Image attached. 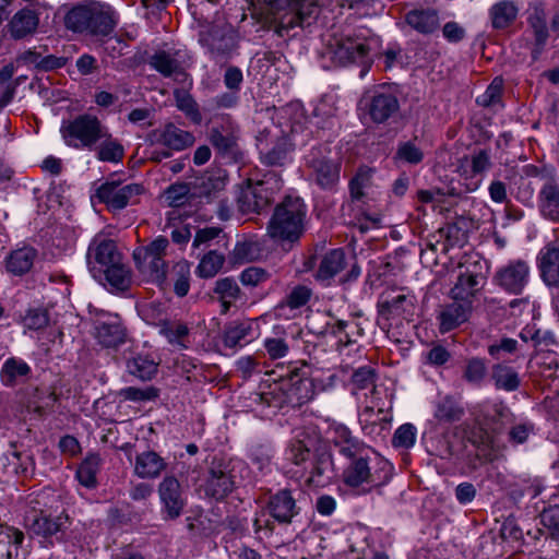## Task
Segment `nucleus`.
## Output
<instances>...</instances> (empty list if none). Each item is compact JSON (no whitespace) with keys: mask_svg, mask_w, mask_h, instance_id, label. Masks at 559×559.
Segmentation results:
<instances>
[{"mask_svg":"<svg viewBox=\"0 0 559 559\" xmlns=\"http://www.w3.org/2000/svg\"><path fill=\"white\" fill-rule=\"evenodd\" d=\"M348 460L343 469V481L350 488L368 492L385 485L392 477V464L379 455L371 447H364L345 456Z\"/></svg>","mask_w":559,"mask_h":559,"instance_id":"nucleus-1","label":"nucleus"},{"mask_svg":"<svg viewBox=\"0 0 559 559\" xmlns=\"http://www.w3.org/2000/svg\"><path fill=\"white\" fill-rule=\"evenodd\" d=\"M63 21L66 28L73 33L108 36L118 24V14L106 2L85 0L73 5Z\"/></svg>","mask_w":559,"mask_h":559,"instance_id":"nucleus-2","label":"nucleus"},{"mask_svg":"<svg viewBox=\"0 0 559 559\" xmlns=\"http://www.w3.org/2000/svg\"><path fill=\"white\" fill-rule=\"evenodd\" d=\"M271 11L269 28L285 37L297 27L310 25L319 14L318 0H264Z\"/></svg>","mask_w":559,"mask_h":559,"instance_id":"nucleus-3","label":"nucleus"},{"mask_svg":"<svg viewBox=\"0 0 559 559\" xmlns=\"http://www.w3.org/2000/svg\"><path fill=\"white\" fill-rule=\"evenodd\" d=\"M369 46L364 38L349 35H332L320 52L323 69L345 67L350 63L364 66L360 76H364L370 67Z\"/></svg>","mask_w":559,"mask_h":559,"instance_id":"nucleus-4","label":"nucleus"},{"mask_svg":"<svg viewBox=\"0 0 559 559\" xmlns=\"http://www.w3.org/2000/svg\"><path fill=\"white\" fill-rule=\"evenodd\" d=\"M306 206L300 198L287 197L280 203L267 224V235L277 241H297L304 233Z\"/></svg>","mask_w":559,"mask_h":559,"instance_id":"nucleus-5","label":"nucleus"},{"mask_svg":"<svg viewBox=\"0 0 559 559\" xmlns=\"http://www.w3.org/2000/svg\"><path fill=\"white\" fill-rule=\"evenodd\" d=\"M105 129L106 126L96 116L83 114L63 121L60 133L68 146L92 151L105 135Z\"/></svg>","mask_w":559,"mask_h":559,"instance_id":"nucleus-6","label":"nucleus"},{"mask_svg":"<svg viewBox=\"0 0 559 559\" xmlns=\"http://www.w3.org/2000/svg\"><path fill=\"white\" fill-rule=\"evenodd\" d=\"M415 308L416 297L411 292L404 288L383 292L377 302V323L385 330L402 320L409 321Z\"/></svg>","mask_w":559,"mask_h":559,"instance_id":"nucleus-7","label":"nucleus"},{"mask_svg":"<svg viewBox=\"0 0 559 559\" xmlns=\"http://www.w3.org/2000/svg\"><path fill=\"white\" fill-rule=\"evenodd\" d=\"M168 246V239L159 236L147 246L136 248L133 251V259L138 270L160 287L167 284V264L164 257Z\"/></svg>","mask_w":559,"mask_h":559,"instance_id":"nucleus-8","label":"nucleus"},{"mask_svg":"<svg viewBox=\"0 0 559 559\" xmlns=\"http://www.w3.org/2000/svg\"><path fill=\"white\" fill-rule=\"evenodd\" d=\"M282 188L281 180L275 174L265 176L263 180L255 183L249 182L240 188L237 197L238 209L243 214L260 213L273 201L274 194Z\"/></svg>","mask_w":559,"mask_h":559,"instance_id":"nucleus-9","label":"nucleus"},{"mask_svg":"<svg viewBox=\"0 0 559 559\" xmlns=\"http://www.w3.org/2000/svg\"><path fill=\"white\" fill-rule=\"evenodd\" d=\"M460 272L456 282L450 290L453 300L467 302L472 306L473 299L479 294L486 284V273L479 259L466 258L459 264Z\"/></svg>","mask_w":559,"mask_h":559,"instance_id":"nucleus-10","label":"nucleus"},{"mask_svg":"<svg viewBox=\"0 0 559 559\" xmlns=\"http://www.w3.org/2000/svg\"><path fill=\"white\" fill-rule=\"evenodd\" d=\"M360 105L370 121L385 123L397 116L400 102L397 96L385 86H377L364 94Z\"/></svg>","mask_w":559,"mask_h":559,"instance_id":"nucleus-11","label":"nucleus"},{"mask_svg":"<svg viewBox=\"0 0 559 559\" xmlns=\"http://www.w3.org/2000/svg\"><path fill=\"white\" fill-rule=\"evenodd\" d=\"M330 153L328 145L318 144L305 156L306 166L311 169L317 185L324 190H332L340 180L341 164L334 162Z\"/></svg>","mask_w":559,"mask_h":559,"instance_id":"nucleus-12","label":"nucleus"},{"mask_svg":"<svg viewBox=\"0 0 559 559\" xmlns=\"http://www.w3.org/2000/svg\"><path fill=\"white\" fill-rule=\"evenodd\" d=\"M238 126L229 116L222 117L210 131V142L223 158L237 162L241 153L238 146Z\"/></svg>","mask_w":559,"mask_h":559,"instance_id":"nucleus-13","label":"nucleus"},{"mask_svg":"<svg viewBox=\"0 0 559 559\" xmlns=\"http://www.w3.org/2000/svg\"><path fill=\"white\" fill-rule=\"evenodd\" d=\"M190 60L185 49L157 50L150 57L148 64L163 76L182 82L187 78L186 68Z\"/></svg>","mask_w":559,"mask_h":559,"instance_id":"nucleus-14","label":"nucleus"},{"mask_svg":"<svg viewBox=\"0 0 559 559\" xmlns=\"http://www.w3.org/2000/svg\"><path fill=\"white\" fill-rule=\"evenodd\" d=\"M312 134L311 130L302 129L299 124H293L288 138H280L275 144L267 151L260 152L261 160L267 166H283L288 158V154L297 146L306 145L308 138Z\"/></svg>","mask_w":559,"mask_h":559,"instance_id":"nucleus-15","label":"nucleus"},{"mask_svg":"<svg viewBox=\"0 0 559 559\" xmlns=\"http://www.w3.org/2000/svg\"><path fill=\"white\" fill-rule=\"evenodd\" d=\"M526 21V39L528 40L532 58L537 60L544 51L549 38L547 15L544 7L539 3L532 4L527 10Z\"/></svg>","mask_w":559,"mask_h":559,"instance_id":"nucleus-16","label":"nucleus"},{"mask_svg":"<svg viewBox=\"0 0 559 559\" xmlns=\"http://www.w3.org/2000/svg\"><path fill=\"white\" fill-rule=\"evenodd\" d=\"M121 260L114 240L95 237L87 249L86 263L95 278L102 276V271Z\"/></svg>","mask_w":559,"mask_h":559,"instance_id":"nucleus-17","label":"nucleus"},{"mask_svg":"<svg viewBox=\"0 0 559 559\" xmlns=\"http://www.w3.org/2000/svg\"><path fill=\"white\" fill-rule=\"evenodd\" d=\"M530 266L523 260H513L500 267L492 281L509 294L520 295L530 281Z\"/></svg>","mask_w":559,"mask_h":559,"instance_id":"nucleus-18","label":"nucleus"},{"mask_svg":"<svg viewBox=\"0 0 559 559\" xmlns=\"http://www.w3.org/2000/svg\"><path fill=\"white\" fill-rule=\"evenodd\" d=\"M162 513L165 520L179 518L186 507V498L179 480L170 475L165 476L158 485Z\"/></svg>","mask_w":559,"mask_h":559,"instance_id":"nucleus-19","label":"nucleus"},{"mask_svg":"<svg viewBox=\"0 0 559 559\" xmlns=\"http://www.w3.org/2000/svg\"><path fill=\"white\" fill-rule=\"evenodd\" d=\"M144 188L140 183L120 185L117 181L103 183L97 189V198L111 210H122L130 201L142 194Z\"/></svg>","mask_w":559,"mask_h":559,"instance_id":"nucleus-20","label":"nucleus"},{"mask_svg":"<svg viewBox=\"0 0 559 559\" xmlns=\"http://www.w3.org/2000/svg\"><path fill=\"white\" fill-rule=\"evenodd\" d=\"M25 521L33 534L48 538L66 530L69 516L64 513L51 516L43 511H33L26 515Z\"/></svg>","mask_w":559,"mask_h":559,"instance_id":"nucleus-21","label":"nucleus"},{"mask_svg":"<svg viewBox=\"0 0 559 559\" xmlns=\"http://www.w3.org/2000/svg\"><path fill=\"white\" fill-rule=\"evenodd\" d=\"M234 478L224 462H212L205 483V493L215 499H223L234 489Z\"/></svg>","mask_w":559,"mask_h":559,"instance_id":"nucleus-22","label":"nucleus"},{"mask_svg":"<svg viewBox=\"0 0 559 559\" xmlns=\"http://www.w3.org/2000/svg\"><path fill=\"white\" fill-rule=\"evenodd\" d=\"M269 514L280 524H289L299 513L296 499L288 489H281L272 495L267 502Z\"/></svg>","mask_w":559,"mask_h":559,"instance_id":"nucleus-23","label":"nucleus"},{"mask_svg":"<svg viewBox=\"0 0 559 559\" xmlns=\"http://www.w3.org/2000/svg\"><path fill=\"white\" fill-rule=\"evenodd\" d=\"M359 423L364 433L377 440L386 437L391 419L382 408L374 411L373 407L366 406L359 415Z\"/></svg>","mask_w":559,"mask_h":559,"instance_id":"nucleus-24","label":"nucleus"},{"mask_svg":"<svg viewBox=\"0 0 559 559\" xmlns=\"http://www.w3.org/2000/svg\"><path fill=\"white\" fill-rule=\"evenodd\" d=\"M154 142L162 144L173 151H182L194 143V135L186 130L176 127L173 123L166 124L162 130L153 132Z\"/></svg>","mask_w":559,"mask_h":559,"instance_id":"nucleus-25","label":"nucleus"},{"mask_svg":"<svg viewBox=\"0 0 559 559\" xmlns=\"http://www.w3.org/2000/svg\"><path fill=\"white\" fill-rule=\"evenodd\" d=\"M346 265V253L343 249L330 250L322 257L314 278L323 285L330 286L331 281L340 274Z\"/></svg>","mask_w":559,"mask_h":559,"instance_id":"nucleus-26","label":"nucleus"},{"mask_svg":"<svg viewBox=\"0 0 559 559\" xmlns=\"http://www.w3.org/2000/svg\"><path fill=\"white\" fill-rule=\"evenodd\" d=\"M95 337L103 347L117 348L126 342L127 331L120 320L115 317L108 321H99L96 324Z\"/></svg>","mask_w":559,"mask_h":559,"instance_id":"nucleus-27","label":"nucleus"},{"mask_svg":"<svg viewBox=\"0 0 559 559\" xmlns=\"http://www.w3.org/2000/svg\"><path fill=\"white\" fill-rule=\"evenodd\" d=\"M257 337L254 323L250 320H236L224 330L223 342L228 348L242 347Z\"/></svg>","mask_w":559,"mask_h":559,"instance_id":"nucleus-28","label":"nucleus"},{"mask_svg":"<svg viewBox=\"0 0 559 559\" xmlns=\"http://www.w3.org/2000/svg\"><path fill=\"white\" fill-rule=\"evenodd\" d=\"M471 311L472 306L460 300H454L443 307L438 314L440 332H450L466 322Z\"/></svg>","mask_w":559,"mask_h":559,"instance_id":"nucleus-29","label":"nucleus"},{"mask_svg":"<svg viewBox=\"0 0 559 559\" xmlns=\"http://www.w3.org/2000/svg\"><path fill=\"white\" fill-rule=\"evenodd\" d=\"M540 276L546 285L559 286V247L548 243L538 254Z\"/></svg>","mask_w":559,"mask_h":559,"instance_id":"nucleus-30","label":"nucleus"},{"mask_svg":"<svg viewBox=\"0 0 559 559\" xmlns=\"http://www.w3.org/2000/svg\"><path fill=\"white\" fill-rule=\"evenodd\" d=\"M328 433L331 441L343 456H347L366 447L362 441L353 436L348 427L341 423H332L329 426Z\"/></svg>","mask_w":559,"mask_h":559,"instance_id":"nucleus-31","label":"nucleus"},{"mask_svg":"<svg viewBox=\"0 0 559 559\" xmlns=\"http://www.w3.org/2000/svg\"><path fill=\"white\" fill-rule=\"evenodd\" d=\"M538 207L544 217L559 222V183L556 180L548 179L542 186Z\"/></svg>","mask_w":559,"mask_h":559,"instance_id":"nucleus-32","label":"nucleus"},{"mask_svg":"<svg viewBox=\"0 0 559 559\" xmlns=\"http://www.w3.org/2000/svg\"><path fill=\"white\" fill-rule=\"evenodd\" d=\"M166 467L165 460L154 451H144L135 456L134 474L140 478H157Z\"/></svg>","mask_w":559,"mask_h":559,"instance_id":"nucleus-33","label":"nucleus"},{"mask_svg":"<svg viewBox=\"0 0 559 559\" xmlns=\"http://www.w3.org/2000/svg\"><path fill=\"white\" fill-rule=\"evenodd\" d=\"M405 22L416 32L427 35L440 26L439 13L435 9H414L405 14Z\"/></svg>","mask_w":559,"mask_h":559,"instance_id":"nucleus-34","label":"nucleus"},{"mask_svg":"<svg viewBox=\"0 0 559 559\" xmlns=\"http://www.w3.org/2000/svg\"><path fill=\"white\" fill-rule=\"evenodd\" d=\"M520 7L513 0H501L489 9V19L495 29H506L518 19Z\"/></svg>","mask_w":559,"mask_h":559,"instance_id":"nucleus-35","label":"nucleus"},{"mask_svg":"<svg viewBox=\"0 0 559 559\" xmlns=\"http://www.w3.org/2000/svg\"><path fill=\"white\" fill-rule=\"evenodd\" d=\"M39 24L36 11L24 8L17 11L10 21V34L14 39H22L34 34Z\"/></svg>","mask_w":559,"mask_h":559,"instance_id":"nucleus-36","label":"nucleus"},{"mask_svg":"<svg viewBox=\"0 0 559 559\" xmlns=\"http://www.w3.org/2000/svg\"><path fill=\"white\" fill-rule=\"evenodd\" d=\"M37 258V251L32 247L13 250L5 259V270L15 276L29 272Z\"/></svg>","mask_w":559,"mask_h":559,"instance_id":"nucleus-37","label":"nucleus"},{"mask_svg":"<svg viewBox=\"0 0 559 559\" xmlns=\"http://www.w3.org/2000/svg\"><path fill=\"white\" fill-rule=\"evenodd\" d=\"M31 373V367L21 358H8L0 370V379L3 385L14 386Z\"/></svg>","mask_w":559,"mask_h":559,"instance_id":"nucleus-38","label":"nucleus"},{"mask_svg":"<svg viewBox=\"0 0 559 559\" xmlns=\"http://www.w3.org/2000/svg\"><path fill=\"white\" fill-rule=\"evenodd\" d=\"M5 536L7 542L0 540V559H25L27 550L23 547L24 533L10 527Z\"/></svg>","mask_w":559,"mask_h":559,"instance_id":"nucleus-39","label":"nucleus"},{"mask_svg":"<svg viewBox=\"0 0 559 559\" xmlns=\"http://www.w3.org/2000/svg\"><path fill=\"white\" fill-rule=\"evenodd\" d=\"M96 156L102 162L119 163L122 160L124 155V148L122 144L115 138H112L108 128L105 129V135L96 144Z\"/></svg>","mask_w":559,"mask_h":559,"instance_id":"nucleus-40","label":"nucleus"},{"mask_svg":"<svg viewBox=\"0 0 559 559\" xmlns=\"http://www.w3.org/2000/svg\"><path fill=\"white\" fill-rule=\"evenodd\" d=\"M471 175L468 176V170L464 168V166H461V169L463 170L462 175L466 176V179H471L469 183H466V190L472 192L479 188L481 183V179L475 177L483 175L486 173L490 166V157L489 154L485 150H480L476 153H474L471 157Z\"/></svg>","mask_w":559,"mask_h":559,"instance_id":"nucleus-41","label":"nucleus"},{"mask_svg":"<svg viewBox=\"0 0 559 559\" xmlns=\"http://www.w3.org/2000/svg\"><path fill=\"white\" fill-rule=\"evenodd\" d=\"M520 337L526 343L531 342L537 350H549L558 344L552 331L538 329L536 324L526 325Z\"/></svg>","mask_w":559,"mask_h":559,"instance_id":"nucleus-42","label":"nucleus"},{"mask_svg":"<svg viewBox=\"0 0 559 559\" xmlns=\"http://www.w3.org/2000/svg\"><path fill=\"white\" fill-rule=\"evenodd\" d=\"M491 380L497 390L507 392L518 390L521 383L519 373L512 367L503 364L492 366Z\"/></svg>","mask_w":559,"mask_h":559,"instance_id":"nucleus-43","label":"nucleus"},{"mask_svg":"<svg viewBox=\"0 0 559 559\" xmlns=\"http://www.w3.org/2000/svg\"><path fill=\"white\" fill-rule=\"evenodd\" d=\"M312 467L310 471V476L308 481L316 486L322 485L325 478L330 479V474L332 473L333 459L332 454L325 450H317L313 454Z\"/></svg>","mask_w":559,"mask_h":559,"instance_id":"nucleus-44","label":"nucleus"},{"mask_svg":"<svg viewBox=\"0 0 559 559\" xmlns=\"http://www.w3.org/2000/svg\"><path fill=\"white\" fill-rule=\"evenodd\" d=\"M337 107L331 97L322 98L312 110L313 123L320 129H332L336 123Z\"/></svg>","mask_w":559,"mask_h":559,"instance_id":"nucleus-45","label":"nucleus"},{"mask_svg":"<svg viewBox=\"0 0 559 559\" xmlns=\"http://www.w3.org/2000/svg\"><path fill=\"white\" fill-rule=\"evenodd\" d=\"M129 374L142 380H151L157 372V364L147 355L138 354L126 362Z\"/></svg>","mask_w":559,"mask_h":559,"instance_id":"nucleus-46","label":"nucleus"},{"mask_svg":"<svg viewBox=\"0 0 559 559\" xmlns=\"http://www.w3.org/2000/svg\"><path fill=\"white\" fill-rule=\"evenodd\" d=\"M317 391L314 379L299 377L298 374L290 378L289 396L295 399L298 404L312 400Z\"/></svg>","mask_w":559,"mask_h":559,"instance_id":"nucleus-47","label":"nucleus"},{"mask_svg":"<svg viewBox=\"0 0 559 559\" xmlns=\"http://www.w3.org/2000/svg\"><path fill=\"white\" fill-rule=\"evenodd\" d=\"M102 459L98 454H90L76 469V479L86 488H94L97 484L96 475L99 471Z\"/></svg>","mask_w":559,"mask_h":559,"instance_id":"nucleus-48","label":"nucleus"},{"mask_svg":"<svg viewBox=\"0 0 559 559\" xmlns=\"http://www.w3.org/2000/svg\"><path fill=\"white\" fill-rule=\"evenodd\" d=\"M464 415V408L451 396L442 399L435 412V417L439 421L454 423L459 421Z\"/></svg>","mask_w":559,"mask_h":559,"instance_id":"nucleus-49","label":"nucleus"},{"mask_svg":"<svg viewBox=\"0 0 559 559\" xmlns=\"http://www.w3.org/2000/svg\"><path fill=\"white\" fill-rule=\"evenodd\" d=\"M102 275H105L106 281L117 289L123 290L130 284V272L121 260L103 270Z\"/></svg>","mask_w":559,"mask_h":559,"instance_id":"nucleus-50","label":"nucleus"},{"mask_svg":"<svg viewBox=\"0 0 559 559\" xmlns=\"http://www.w3.org/2000/svg\"><path fill=\"white\" fill-rule=\"evenodd\" d=\"M224 262V254L212 250L201 259L197 267V274L203 278H211L219 272Z\"/></svg>","mask_w":559,"mask_h":559,"instance_id":"nucleus-51","label":"nucleus"},{"mask_svg":"<svg viewBox=\"0 0 559 559\" xmlns=\"http://www.w3.org/2000/svg\"><path fill=\"white\" fill-rule=\"evenodd\" d=\"M487 374L486 361L479 357L469 358L463 370V379L472 385H480Z\"/></svg>","mask_w":559,"mask_h":559,"instance_id":"nucleus-52","label":"nucleus"},{"mask_svg":"<svg viewBox=\"0 0 559 559\" xmlns=\"http://www.w3.org/2000/svg\"><path fill=\"white\" fill-rule=\"evenodd\" d=\"M174 290L177 296L185 297L190 289V266L186 261L176 263L171 269Z\"/></svg>","mask_w":559,"mask_h":559,"instance_id":"nucleus-53","label":"nucleus"},{"mask_svg":"<svg viewBox=\"0 0 559 559\" xmlns=\"http://www.w3.org/2000/svg\"><path fill=\"white\" fill-rule=\"evenodd\" d=\"M503 80L495 78L487 90L476 98V103L483 107H495L501 105Z\"/></svg>","mask_w":559,"mask_h":559,"instance_id":"nucleus-54","label":"nucleus"},{"mask_svg":"<svg viewBox=\"0 0 559 559\" xmlns=\"http://www.w3.org/2000/svg\"><path fill=\"white\" fill-rule=\"evenodd\" d=\"M273 451L270 447L258 444L250 450V461L262 474L269 473L272 466Z\"/></svg>","mask_w":559,"mask_h":559,"instance_id":"nucleus-55","label":"nucleus"},{"mask_svg":"<svg viewBox=\"0 0 559 559\" xmlns=\"http://www.w3.org/2000/svg\"><path fill=\"white\" fill-rule=\"evenodd\" d=\"M215 293L221 297L225 307L238 299L240 288L235 280L230 277L221 278L216 282Z\"/></svg>","mask_w":559,"mask_h":559,"instance_id":"nucleus-56","label":"nucleus"},{"mask_svg":"<svg viewBox=\"0 0 559 559\" xmlns=\"http://www.w3.org/2000/svg\"><path fill=\"white\" fill-rule=\"evenodd\" d=\"M160 333L168 340L173 345L186 348L185 338L189 334V329L183 323H165Z\"/></svg>","mask_w":559,"mask_h":559,"instance_id":"nucleus-57","label":"nucleus"},{"mask_svg":"<svg viewBox=\"0 0 559 559\" xmlns=\"http://www.w3.org/2000/svg\"><path fill=\"white\" fill-rule=\"evenodd\" d=\"M395 158L407 164L417 165L424 159L423 151L412 141L399 144Z\"/></svg>","mask_w":559,"mask_h":559,"instance_id":"nucleus-58","label":"nucleus"},{"mask_svg":"<svg viewBox=\"0 0 559 559\" xmlns=\"http://www.w3.org/2000/svg\"><path fill=\"white\" fill-rule=\"evenodd\" d=\"M158 393V389L154 386H146L144 389L128 386L121 389L119 395L123 397L126 401L144 402L157 399Z\"/></svg>","mask_w":559,"mask_h":559,"instance_id":"nucleus-59","label":"nucleus"},{"mask_svg":"<svg viewBox=\"0 0 559 559\" xmlns=\"http://www.w3.org/2000/svg\"><path fill=\"white\" fill-rule=\"evenodd\" d=\"M350 379L356 390H366L371 388L372 393L376 391V373L370 367L358 368L353 372Z\"/></svg>","mask_w":559,"mask_h":559,"instance_id":"nucleus-60","label":"nucleus"},{"mask_svg":"<svg viewBox=\"0 0 559 559\" xmlns=\"http://www.w3.org/2000/svg\"><path fill=\"white\" fill-rule=\"evenodd\" d=\"M312 290L307 285H296L286 295L285 302L290 309L304 307L311 298Z\"/></svg>","mask_w":559,"mask_h":559,"instance_id":"nucleus-61","label":"nucleus"},{"mask_svg":"<svg viewBox=\"0 0 559 559\" xmlns=\"http://www.w3.org/2000/svg\"><path fill=\"white\" fill-rule=\"evenodd\" d=\"M175 95L178 109L183 111L193 122L200 123L201 114L191 95L186 92H176Z\"/></svg>","mask_w":559,"mask_h":559,"instance_id":"nucleus-62","label":"nucleus"},{"mask_svg":"<svg viewBox=\"0 0 559 559\" xmlns=\"http://www.w3.org/2000/svg\"><path fill=\"white\" fill-rule=\"evenodd\" d=\"M9 464L14 466V473L28 475L34 471V457L28 452L13 451L11 459L8 457Z\"/></svg>","mask_w":559,"mask_h":559,"instance_id":"nucleus-63","label":"nucleus"},{"mask_svg":"<svg viewBox=\"0 0 559 559\" xmlns=\"http://www.w3.org/2000/svg\"><path fill=\"white\" fill-rule=\"evenodd\" d=\"M416 433L414 425L404 424L396 429L392 443L395 448L409 449L415 444Z\"/></svg>","mask_w":559,"mask_h":559,"instance_id":"nucleus-64","label":"nucleus"}]
</instances>
